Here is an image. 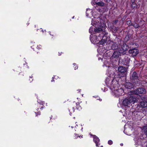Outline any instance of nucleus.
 I'll return each mask as SVG.
<instances>
[{"mask_svg": "<svg viewBox=\"0 0 147 147\" xmlns=\"http://www.w3.org/2000/svg\"><path fill=\"white\" fill-rule=\"evenodd\" d=\"M110 79V77L107 78L105 80L106 85L111 90L112 95L118 98L122 95L123 90L121 88H118V82L117 80L115 79L112 80Z\"/></svg>", "mask_w": 147, "mask_h": 147, "instance_id": "obj_1", "label": "nucleus"}, {"mask_svg": "<svg viewBox=\"0 0 147 147\" xmlns=\"http://www.w3.org/2000/svg\"><path fill=\"white\" fill-rule=\"evenodd\" d=\"M107 34L105 32L103 31L100 34L101 38L99 42L97 43V46L100 47L101 45H105L109 44L110 38L109 37H107Z\"/></svg>", "mask_w": 147, "mask_h": 147, "instance_id": "obj_2", "label": "nucleus"}, {"mask_svg": "<svg viewBox=\"0 0 147 147\" xmlns=\"http://www.w3.org/2000/svg\"><path fill=\"white\" fill-rule=\"evenodd\" d=\"M136 100V97L133 96H131L129 98L124 100L122 102V104L124 106L129 107L132 103H134Z\"/></svg>", "mask_w": 147, "mask_h": 147, "instance_id": "obj_3", "label": "nucleus"}, {"mask_svg": "<svg viewBox=\"0 0 147 147\" xmlns=\"http://www.w3.org/2000/svg\"><path fill=\"white\" fill-rule=\"evenodd\" d=\"M100 20V18L99 17L97 18L94 17L92 19L91 24L95 27H101L102 26L101 24Z\"/></svg>", "mask_w": 147, "mask_h": 147, "instance_id": "obj_4", "label": "nucleus"}, {"mask_svg": "<svg viewBox=\"0 0 147 147\" xmlns=\"http://www.w3.org/2000/svg\"><path fill=\"white\" fill-rule=\"evenodd\" d=\"M111 65L109 63H108V61L106 60L104 61L103 66H105L106 67H108V69L107 70V74L109 76H111L113 74V71L114 69L110 67Z\"/></svg>", "mask_w": 147, "mask_h": 147, "instance_id": "obj_5", "label": "nucleus"}, {"mask_svg": "<svg viewBox=\"0 0 147 147\" xmlns=\"http://www.w3.org/2000/svg\"><path fill=\"white\" fill-rule=\"evenodd\" d=\"M101 38V36L100 35L97 34L96 35H94L91 34L90 36V40L94 44H97V42L99 41Z\"/></svg>", "mask_w": 147, "mask_h": 147, "instance_id": "obj_6", "label": "nucleus"}, {"mask_svg": "<svg viewBox=\"0 0 147 147\" xmlns=\"http://www.w3.org/2000/svg\"><path fill=\"white\" fill-rule=\"evenodd\" d=\"M123 52L121 50H119V52L117 51H114L111 57L112 58L114 59L116 61L119 60L120 58L121 53Z\"/></svg>", "mask_w": 147, "mask_h": 147, "instance_id": "obj_7", "label": "nucleus"}, {"mask_svg": "<svg viewBox=\"0 0 147 147\" xmlns=\"http://www.w3.org/2000/svg\"><path fill=\"white\" fill-rule=\"evenodd\" d=\"M89 32L90 33H102L103 32L102 29L100 28H95L94 27V26H91L89 30Z\"/></svg>", "mask_w": 147, "mask_h": 147, "instance_id": "obj_8", "label": "nucleus"}, {"mask_svg": "<svg viewBox=\"0 0 147 147\" xmlns=\"http://www.w3.org/2000/svg\"><path fill=\"white\" fill-rule=\"evenodd\" d=\"M109 46H110V48H108L107 50L111 49L113 50H115L119 48V44L118 43L110 41L109 42Z\"/></svg>", "mask_w": 147, "mask_h": 147, "instance_id": "obj_9", "label": "nucleus"}, {"mask_svg": "<svg viewBox=\"0 0 147 147\" xmlns=\"http://www.w3.org/2000/svg\"><path fill=\"white\" fill-rule=\"evenodd\" d=\"M134 92L137 95H139L140 94H144L146 92V89L143 88H140L135 89Z\"/></svg>", "mask_w": 147, "mask_h": 147, "instance_id": "obj_10", "label": "nucleus"}, {"mask_svg": "<svg viewBox=\"0 0 147 147\" xmlns=\"http://www.w3.org/2000/svg\"><path fill=\"white\" fill-rule=\"evenodd\" d=\"M91 3L93 6L96 5L97 6H103L105 4L103 2L100 1V0H92Z\"/></svg>", "mask_w": 147, "mask_h": 147, "instance_id": "obj_11", "label": "nucleus"}, {"mask_svg": "<svg viewBox=\"0 0 147 147\" xmlns=\"http://www.w3.org/2000/svg\"><path fill=\"white\" fill-rule=\"evenodd\" d=\"M138 77L137 76V73L134 71L132 75V78H131L133 82L135 84H136L139 82V80L138 79Z\"/></svg>", "mask_w": 147, "mask_h": 147, "instance_id": "obj_12", "label": "nucleus"}, {"mask_svg": "<svg viewBox=\"0 0 147 147\" xmlns=\"http://www.w3.org/2000/svg\"><path fill=\"white\" fill-rule=\"evenodd\" d=\"M129 53L131 54L133 56H136L138 53L139 52L138 49H134L129 50Z\"/></svg>", "mask_w": 147, "mask_h": 147, "instance_id": "obj_13", "label": "nucleus"}, {"mask_svg": "<svg viewBox=\"0 0 147 147\" xmlns=\"http://www.w3.org/2000/svg\"><path fill=\"white\" fill-rule=\"evenodd\" d=\"M93 11L92 9H87L86 12V16L87 17L90 18L93 16Z\"/></svg>", "mask_w": 147, "mask_h": 147, "instance_id": "obj_14", "label": "nucleus"}, {"mask_svg": "<svg viewBox=\"0 0 147 147\" xmlns=\"http://www.w3.org/2000/svg\"><path fill=\"white\" fill-rule=\"evenodd\" d=\"M118 71L119 73L123 74L126 71L127 69L124 67L120 66L118 68Z\"/></svg>", "mask_w": 147, "mask_h": 147, "instance_id": "obj_15", "label": "nucleus"}, {"mask_svg": "<svg viewBox=\"0 0 147 147\" xmlns=\"http://www.w3.org/2000/svg\"><path fill=\"white\" fill-rule=\"evenodd\" d=\"M121 48L120 50L122 51H125L128 49V47L125 43L123 42L122 43H121Z\"/></svg>", "mask_w": 147, "mask_h": 147, "instance_id": "obj_16", "label": "nucleus"}, {"mask_svg": "<svg viewBox=\"0 0 147 147\" xmlns=\"http://www.w3.org/2000/svg\"><path fill=\"white\" fill-rule=\"evenodd\" d=\"M140 106L143 108H147V99H145L141 101Z\"/></svg>", "mask_w": 147, "mask_h": 147, "instance_id": "obj_17", "label": "nucleus"}, {"mask_svg": "<svg viewBox=\"0 0 147 147\" xmlns=\"http://www.w3.org/2000/svg\"><path fill=\"white\" fill-rule=\"evenodd\" d=\"M93 138L94 141L96 143V146H98V145L100 144H98L100 141L99 139L95 135L93 136Z\"/></svg>", "mask_w": 147, "mask_h": 147, "instance_id": "obj_18", "label": "nucleus"}, {"mask_svg": "<svg viewBox=\"0 0 147 147\" xmlns=\"http://www.w3.org/2000/svg\"><path fill=\"white\" fill-rule=\"evenodd\" d=\"M125 87L126 88L130 89L133 87L132 84L130 82H127L125 84Z\"/></svg>", "mask_w": 147, "mask_h": 147, "instance_id": "obj_19", "label": "nucleus"}, {"mask_svg": "<svg viewBox=\"0 0 147 147\" xmlns=\"http://www.w3.org/2000/svg\"><path fill=\"white\" fill-rule=\"evenodd\" d=\"M97 50L98 53H100V54L101 55H102V54H100V53H104V52H106V51H105V49L104 48H98L97 49Z\"/></svg>", "mask_w": 147, "mask_h": 147, "instance_id": "obj_20", "label": "nucleus"}, {"mask_svg": "<svg viewBox=\"0 0 147 147\" xmlns=\"http://www.w3.org/2000/svg\"><path fill=\"white\" fill-rule=\"evenodd\" d=\"M142 130L145 133L147 137V126L143 127Z\"/></svg>", "mask_w": 147, "mask_h": 147, "instance_id": "obj_21", "label": "nucleus"}, {"mask_svg": "<svg viewBox=\"0 0 147 147\" xmlns=\"http://www.w3.org/2000/svg\"><path fill=\"white\" fill-rule=\"evenodd\" d=\"M132 25L135 28H137L139 26V25L136 23L133 24Z\"/></svg>", "mask_w": 147, "mask_h": 147, "instance_id": "obj_22", "label": "nucleus"}, {"mask_svg": "<svg viewBox=\"0 0 147 147\" xmlns=\"http://www.w3.org/2000/svg\"><path fill=\"white\" fill-rule=\"evenodd\" d=\"M77 107V109L79 110H81L82 109L81 107L79 106V104L78 103H76Z\"/></svg>", "mask_w": 147, "mask_h": 147, "instance_id": "obj_23", "label": "nucleus"}, {"mask_svg": "<svg viewBox=\"0 0 147 147\" xmlns=\"http://www.w3.org/2000/svg\"><path fill=\"white\" fill-rule=\"evenodd\" d=\"M113 143V141L111 140H109L108 141V144L110 145L112 144Z\"/></svg>", "mask_w": 147, "mask_h": 147, "instance_id": "obj_24", "label": "nucleus"}, {"mask_svg": "<svg viewBox=\"0 0 147 147\" xmlns=\"http://www.w3.org/2000/svg\"><path fill=\"white\" fill-rule=\"evenodd\" d=\"M135 0H131V2L132 3V4H134V5H136V3H135Z\"/></svg>", "mask_w": 147, "mask_h": 147, "instance_id": "obj_25", "label": "nucleus"}, {"mask_svg": "<svg viewBox=\"0 0 147 147\" xmlns=\"http://www.w3.org/2000/svg\"><path fill=\"white\" fill-rule=\"evenodd\" d=\"M118 22V20H116L113 21V24H115Z\"/></svg>", "mask_w": 147, "mask_h": 147, "instance_id": "obj_26", "label": "nucleus"}, {"mask_svg": "<svg viewBox=\"0 0 147 147\" xmlns=\"http://www.w3.org/2000/svg\"><path fill=\"white\" fill-rule=\"evenodd\" d=\"M125 131H125V130L124 131H123L124 132L125 134H126L127 135H130V134L129 133H125Z\"/></svg>", "mask_w": 147, "mask_h": 147, "instance_id": "obj_27", "label": "nucleus"}, {"mask_svg": "<svg viewBox=\"0 0 147 147\" xmlns=\"http://www.w3.org/2000/svg\"><path fill=\"white\" fill-rule=\"evenodd\" d=\"M135 7V5H134V4H131V7L133 8H134Z\"/></svg>", "mask_w": 147, "mask_h": 147, "instance_id": "obj_28", "label": "nucleus"}, {"mask_svg": "<svg viewBox=\"0 0 147 147\" xmlns=\"http://www.w3.org/2000/svg\"><path fill=\"white\" fill-rule=\"evenodd\" d=\"M127 113H128V111L127 112V111H126V115H127V117H128V115H127ZM128 116H129H129H131V115L130 114V115H129V114H128Z\"/></svg>", "mask_w": 147, "mask_h": 147, "instance_id": "obj_29", "label": "nucleus"}, {"mask_svg": "<svg viewBox=\"0 0 147 147\" xmlns=\"http://www.w3.org/2000/svg\"><path fill=\"white\" fill-rule=\"evenodd\" d=\"M127 23L130 25V24L131 23V21L130 20H128L127 22Z\"/></svg>", "mask_w": 147, "mask_h": 147, "instance_id": "obj_30", "label": "nucleus"}, {"mask_svg": "<svg viewBox=\"0 0 147 147\" xmlns=\"http://www.w3.org/2000/svg\"><path fill=\"white\" fill-rule=\"evenodd\" d=\"M36 116H38V115H40V113L39 112H38L37 113H36Z\"/></svg>", "mask_w": 147, "mask_h": 147, "instance_id": "obj_31", "label": "nucleus"}, {"mask_svg": "<svg viewBox=\"0 0 147 147\" xmlns=\"http://www.w3.org/2000/svg\"><path fill=\"white\" fill-rule=\"evenodd\" d=\"M40 45H39V46H38L37 47V48L39 49H40Z\"/></svg>", "mask_w": 147, "mask_h": 147, "instance_id": "obj_32", "label": "nucleus"}, {"mask_svg": "<svg viewBox=\"0 0 147 147\" xmlns=\"http://www.w3.org/2000/svg\"><path fill=\"white\" fill-rule=\"evenodd\" d=\"M29 80L30 81V82H31L33 80V79H29Z\"/></svg>", "mask_w": 147, "mask_h": 147, "instance_id": "obj_33", "label": "nucleus"}, {"mask_svg": "<svg viewBox=\"0 0 147 147\" xmlns=\"http://www.w3.org/2000/svg\"><path fill=\"white\" fill-rule=\"evenodd\" d=\"M120 145L121 146H122L123 145V144L122 143H121L120 144Z\"/></svg>", "mask_w": 147, "mask_h": 147, "instance_id": "obj_34", "label": "nucleus"}, {"mask_svg": "<svg viewBox=\"0 0 147 147\" xmlns=\"http://www.w3.org/2000/svg\"><path fill=\"white\" fill-rule=\"evenodd\" d=\"M74 108L73 107V112H74Z\"/></svg>", "mask_w": 147, "mask_h": 147, "instance_id": "obj_35", "label": "nucleus"}, {"mask_svg": "<svg viewBox=\"0 0 147 147\" xmlns=\"http://www.w3.org/2000/svg\"><path fill=\"white\" fill-rule=\"evenodd\" d=\"M73 65L74 66H75L76 65V64L74 63L73 64Z\"/></svg>", "mask_w": 147, "mask_h": 147, "instance_id": "obj_36", "label": "nucleus"}, {"mask_svg": "<svg viewBox=\"0 0 147 147\" xmlns=\"http://www.w3.org/2000/svg\"><path fill=\"white\" fill-rule=\"evenodd\" d=\"M77 68H78V67H77V68H76V67H74L75 68V69H77Z\"/></svg>", "mask_w": 147, "mask_h": 147, "instance_id": "obj_37", "label": "nucleus"}, {"mask_svg": "<svg viewBox=\"0 0 147 147\" xmlns=\"http://www.w3.org/2000/svg\"><path fill=\"white\" fill-rule=\"evenodd\" d=\"M142 147H147V146H146V147L145 146H142Z\"/></svg>", "mask_w": 147, "mask_h": 147, "instance_id": "obj_38", "label": "nucleus"}, {"mask_svg": "<svg viewBox=\"0 0 147 147\" xmlns=\"http://www.w3.org/2000/svg\"><path fill=\"white\" fill-rule=\"evenodd\" d=\"M61 53H59V55H61Z\"/></svg>", "mask_w": 147, "mask_h": 147, "instance_id": "obj_39", "label": "nucleus"}, {"mask_svg": "<svg viewBox=\"0 0 147 147\" xmlns=\"http://www.w3.org/2000/svg\"><path fill=\"white\" fill-rule=\"evenodd\" d=\"M53 81V80H51V82H52Z\"/></svg>", "mask_w": 147, "mask_h": 147, "instance_id": "obj_40", "label": "nucleus"}, {"mask_svg": "<svg viewBox=\"0 0 147 147\" xmlns=\"http://www.w3.org/2000/svg\"><path fill=\"white\" fill-rule=\"evenodd\" d=\"M126 125H125V126H124V127H125V126H126Z\"/></svg>", "mask_w": 147, "mask_h": 147, "instance_id": "obj_41", "label": "nucleus"}, {"mask_svg": "<svg viewBox=\"0 0 147 147\" xmlns=\"http://www.w3.org/2000/svg\"><path fill=\"white\" fill-rule=\"evenodd\" d=\"M74 16H73V17H72V18L73 19L74 18Z\"/></svg>", "mask_w": 147, "mask_h": 147, "instance_id": "obj_42", "label": "nucleus"}, {"mask_svg": "<svg viewBox=\"0 0 147 147\" xmlns=\"http://www.w3.org/2000/svg\"><path fill=\"white\" fill-rule=\"evenodd\" d=\"M100 59V58H98V59L99 60Z\"/></svg>", "mask_w": 147, "mask_h": 147, "instance_id": "obj_43", "label": "nucleus"}, {"mask_svg": "<svg viewBox=\"0 0 147 147\" xmlns=\"http://www.w3.org/2000/svg\"><path fill=\"white\" fill-rule=\"evenodd\" d=\"M100 59V58H98V59L99 60Z\"/></svg>", "mask_w": 147, "mask_h": 147, "instance_id": "obj_44", "label": "nucleus"}, {"mask_svg": "<svg viewBox=\"0 0 147 147\" xmlns=\"http://www.w3.org/2000/svg\"><path fill=\"white\" fill-rule=\"evenodd\" d=\"M40 105H42L41 103H40Z\"/></svg>", "mask_w": 147, "mask_h": 147, "instance_id": "obj_45", "label": "nucleus"}, {"mask_svg": "<svg viewBox=\"0 0 147 147\" xmlns=\"http://www.w3.org/2000/svg\"><path fill=\"white\" fill-rule=\"evenodd\" d=\"M100 101H101L102 100V99H100Z\"/></svg>", "mask_w": 147, "mask_h": 147, "instance_id": "obj_46", "label": "nucleus"}, {"mask_svg": "<svg viewBox=\"0 0 147 147\" xmlns=\"http://www.w3.org/2000/svg\"><path fill=\"white\" fill-rule=\"evenodd\" d=\"M42 108H43V107H41V109H42Z\"/></svg>", "mask_w": 147, "mask_h": 147, "instance_id": "obj_47", "label": "nucleus"}, {"mask_svg": "<svg viewBox=\"0 0 147 147\" xmlns=\"http://www.w3.org/2000/svg\"><path fill=\"white\" fill-rule=\"evenodd\" d=\"M42 32H43V30H42Z\"/></svg>", "mask_w": 147, "mask_h": 147, "instance_id": "obj_48", "label": "nucleus"}, {"mask_svg": "<svg viewBox=\"0 0 147 147\" xmlns=\"http://www.w3.org/2000/svg\"><path fill=\"white\" fill-rule=\"evenodd\" d=\"M54 77H53L52 78H54Z\"/></svg>", "mask_w": 147, "mask_h": 147, "instance_id": "obj_49", "label": "nucleus"}, {"mask_svg": "<svg viewBox=\"0 0 147 147\" xmlns=\"http://www.w3.org/2000/svg\"><path fill=\"white\" fill-rule=\"evenodd\" d=\"M75 134V136H76L77 135V134Z\"/></svg>", "mask_w": 147, "mask_h": 147, "instance_id": "obj_50", "label": "nucleus"}, {"mask_svg": "<svg viewBox=\"0 0 147 147\" xmlns=\"http://www.w3.org/2000/svg\"><path fill=\"white\" fill-rule=\"evenodd\" d=\"M70 115H71V113H70Z\"/></svg>", "mask_w": 147, "mask_h": 147, "instance_id": "obj_51", "label": "nucleus"}, {"mask_svg": "<svg viewBox=\"0 0 147 147\" xmlns=\"http://www.w3.org/2000/svg\"><path fill=\"white\" fill-rule=\"evenodd\" d=\"M101 147H103V146H101Z\"/></svg>", "mask_w": 147, "mask_h": 147, "instance_id": "obj_52", "label": "nucleus"}]
</instances>
